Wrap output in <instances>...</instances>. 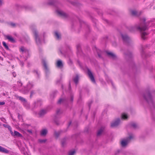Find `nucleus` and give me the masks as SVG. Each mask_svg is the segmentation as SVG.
Listing matches in <instances>:
<instances>
[{
    "instance_id": "nucleus-1",
    "label": "nucleus",
    "mask_w": 155,
    "mask_h": 155,
    "mask_svg": "<svg viewBox=\"0 0 155 155\" xmlns=\"http://www.w3.org/2000/svg\"><path fill=\"white\" fill-rule=\"evenodd\" d=\"M145 19L144 18H143L142 20H141V23L140 24L136 25L134 27H131L130 29V31H134L135 28L139 30L141 32V38L143 40L146 39L148 34L147 33L144 31L147 29V28L145 22Z\"/></svg>"
},
{
    "instance_id": "nucleus-2",
    "label": "nucleus",
    "mask_w": 155,
    "mask_h": 155,
    "mask_svg": "<svg viewBox=\"0 0 155 155\" xmlns=\"http://www.w3.org/2000/svg\"><path fill=\"white\" fill-rule=\"evenodd\" d=\"M143 97L145 100L148 102L151 107L155 106V101L153 97L151 95L150 91H146L143 95Z\"/></svg>"
},
{
    "instance_id": "nucleus-3",
    "label": "nucleus",
    "mask_w": 155,
    "mask_h": 155,
    "mask_svg": "<svg viewBox=\"0 0 155 155\" xmlns=\"http://www.w3.org/2000/svg\"><path fill=\"white\" fill-rule=\"evenodd\" d=\"M31 28L32 31L34 35L35 41L38 45H39L41 43V41L40 38V35H38V32L36 29L35 25H32L31 26Z\"/></svg>"
},
{
    "instance_id": "nucleus-4",
    "label": "nucleus",
    "mask_w": 155,
    "mask_h": 155,
    "mask_svg": "<svg viewBox=\"0 0 155 155\" xmlns=\"http://www.w3.org/2000/svg\"><path fill=\"white\" fill-rule=\"evenodd\" d=\"M134 137L135 136L133 134H129L128 137L122 139L120 143L121 146L123 147H125Z\"/></svg>"
},
{
    "instance_id": "nucleus-5",
    "label": "nucleus",
    "mask_w": 155,
    "mask_h": 155,
    "mask_svg": "<svg viewBox=\"0 0 155 155\" xmlns=\"http://www.w3.org/2000/svg\"><path fill=\"white\" fill-rule=\"evenodd\" d=\"M56 12L60 16L63 17H67L68 16V15L67 14L59 8H57L56 10Z\"/></svg>"
},
{
    "instance_id": "nucleus-6",
    "label": "nucleus",
    "mask_w": 155,
    "mask_h": 155,
    "mask_svg": "<svg viewBox=\"0 0 155 155\" xmlns=\"http://www.w3.org/2000/svg\"><path fill=\"white\" fill-rule=\"evenodd\" d=\"M121 35L123 40L125 42L129 43L131 41L130 38L127 35L121 34Z\"/></svg>"
},
{
    "instance_id": "nucleus-7",
    "label": "nucleus",
    "mask_w": 155,
    "mask_h": 155,
    "mask_svg": "<svg viewBox=\"0 0 155 155\" xmlns=\"http://www.w3.org/2000/svg\"><path fill=\"white\" fill-rule=\"evenodd\" d=\"M120 123V120L118 118L112 122L111 124V126L112 127H115L117 126Z\"/></svg>"
},
{
    "instance_id": "nucleus-8",
    "label": "nucleus",
    "mask_w": 155,
    "mask_h": 155,
    "mask_svg": "<svg viewBox=\"0 0 155 155\" xmlns=\"http://www.w3.org/2000/svg\"><path fill=\"white\" fill-rule=\"evenodd\" d=\"M20 51L23 54L28 55V51L25 47L23 46L20 47L19 48Z\"/></svg>"
},
{
    "instance_id": "nucleus-9",
    "label": "nucleus",
    "mask_w": 155,
    "mask_h": 155,
    "mask_svg": "<svg viewBox=\"0 0 155 155\" xmlns=\"http://www.w3.org/2000/svg\"><path fill=\"white\" fill-rule=\"evenodd\" d=\"M106 53L108 56L111 58L113 59H115L116 58L117 56L113 52H111L107 51Z\"/></svg>"
},
{
    "instance_id": "nucleus-10",
    "label": "nucleus",
    "mask_w": 155,
    "mask_h": 155,
    "mask_svg": "<svg viewBox=\"0 0 155 155\" xmlns=\"http://www.w3.org/2000/svg\"><path fill=\"white\" fill-rule=\"evenodd\" d=\"M87 74L89 76V77L90 78L91 81L94 83L95 82V79L94 77V76L92 74L91 71L89 70H87Z\"/></svg>"
},
{
    "instance_id": "nucleus-11",
    "label": "nucleus",
    "mask_w": 155,
    "mask_h": 155,
    "mask_svg": "<svg viewBox=\"0 0 155 155\" xmlns=\"http://www.w3.org/2000/svg\"><path fill=\"white\" fill-rule=\"evenodd\" d=\"M130 12L132 15L134 16H138L141 14L140 12H138L135 10H131Z\"/></svg>"
},
{
    "instance_id": "nucleus-12",
    "label": "nucleus",
    "mask_w": 155,
    "mask_h": 155,
    "mask_svg": "<svg viewBox=\"0 0 155 155\" xmlns=\"http://www.w3.org/2000/svg\"><path fill=\"white\" fill-rule=\"evenodd\" d=\"M15 96L16 97V98H19L20 100L21 101L23 102L24 104L25 105V104H27L26 100L23 97H19L17 96Z\"/></svg>"
},
{
    "instance_id": "nucleus-13",
    "label": "nucleus",
    "mask_w": 155,
    "mask_h": 155,
    "mask_svg": "<svg viewBox=\"0 0 155 155\" xmlns=\"http://www.w3.org/2000/svg\"><path fill=\"white\" fill-rule=\"evenodd\" d=\"M0 152L3 153H8L9 151L5 148L0 146Z\"/></svg>"
},
{
    "instance_id": "nucleus-14",
    "label": "nucleus",
    "mask_w": 155,
    "mask_h": 155,
    "mask_svg": "<svg viewBox=\"0 0 155 155\" xmlns=\"http://www.w3.org/2000/svg\"><path fill=\"white\" fill-rule=\"evenodd\" d=\"M56 65L58 68H61L62 67L63 64L62 61L61 60L58 61L57 62Z\"/></svg>"
},
{
    "instance_id": "nucleus-15",
    "label": "nucleus",
    "mask_w": 155,
    "mask_h": 155,
    "mask_svg": "<svg viewBox=\"0 0 155 155\" xmlns=\"http://www.w3.org/2000/svg\"><path fill=\"white\" fill-rule=\"evenodd\" d=\"M47 113V111L43 109L41 110L39 113V115L40 117L42 116Z\"/></svg>"
},
{
    "instance_id": "nucleus-16",
    "label": "nucleus",
    "mask_w": 155,
    "mask_h": 155,
    "mask_svg": "<svg viewBox=\"0 0 155 155\" xmlns=\"http://www.w3.org/2000/svg\"><path fill=\"white\" fill-rule=\"evenodd\" d=\"M129 117L128 115L126 113H123L121 115L122 118L124 120L127 119Z\"/></svg>"
},
{
    "instance_id": "nucleus-17",
    "label": "nucleus",
    "mask_w": 155,
    "mask_h": 155,
    "mask_svg": "<svg viewBox=\"0 0 155 155\" xmlns=\"http://www.w3.org/2000/svg\"><path fill=\"white\" fill-rule=\"evenodd\" d=\"M14 137H22V135L20 134L19 132L17 131H15L14 132Z\"/></svg>"
},
{
    "instance_id": "nucleus-18",
    "label": "nucleus",
    "mask_w": 155,
    "mask_h": 155,
    "mask_svg": "<svg viewBox=\"0 0 155 155\" xmlns=\"http://www.w3.org/2000/svg\"><path fill=\"white\" fill-rule=\"evenodd\" d=\"M55 36L57 39H59L61 38L60 33L58 31H55Z\"/></svg>"
},
{
    "instance_id": "nucleus-19",
    "label": "nucleus",
    "mask_w": 155,
    "mask_h": 155,
    "mask_svg": "<svg viewBox=\"0 0 155 155\" xmlns=\"http://www.w3.org/2000/svg\"><path fill=\"white\" fill-rule=\"evenodd\" d=\"M43 65L44 66L45 68V72H47L48 71V68L47 65V64L46 62L44 60L43 61Z\"/></svg>"
},
{
    "instance_id": "nucleus-20",
    "label": "nucleus",
    "mask_w": 155,
    "mask_h": 155,
    "mask_svg": "<svg viewBox=\"0 0 155 155\" xmlns=\"http://www.w3.org/2000/svg\"><path fill=\"white\" fill-rule=\"evenodd\" d=\"M6 37L10 41L12 42H15V40L12 37L10 36L7 35L6 36Z\"/></svg>"
},
{
    "instance_id": "nucleus-21",
    "label": "nucleus",
    "mask_w": 155,
    "mask_h": 155,
    "mask_svg": "<svg viewBox=\"0 0 155 155\" xmlns=\"http://www.w3.org/2000/svg\"><path fill=\"white\" fill-rule=\"evenodd\" d=\"M131 126L134 128H137L138 127V125L136 123L132 122L131 123Z\"/></svg>"
},
{
    "instance_id": "nucleus-22",
    "label": "nucleus",
    "mask_w": 155,
    "mask_h": 155,
    "mask_svg": "<svg viewBox=\"0 0 155 155\" xmlns=\"http://www.w3.org/2000/svg\"><path fill=\"white\" fill-rule=\"evenodd\" d=\"M78 80L79 76L78 75H76V76L73 78L74 81L76 84L78 83Z\"/></svg>"
},
{
    "instance_id": "nucleus-23",
    "label": "nucleus",
    "mask_w": 155,
    "mask_h": 155,
    "mask_svg": "<svg viewBox=\"0 0 155 155\" xmlns=\"http://www.w3.org/2000/svg\"><path fill=\"white\" fill-rule=\"evenodd\" d=\"M47 133V130L46 129H44L42 130L41 132V134L42 136L45 135Z\"/></svg>"
},
{
    "instance_id": "nucleus-24",
    "label": "nucleus",
    "mask_w": 155,
    "mask_h": 155,
    "mask_svg": "<svg viewBox=\"0 0 155 155\" xmlns=\"http://www.w3.org/2000/svg\"><path fill=\"white\" fill-rule=\"evenodd\" d=\"M104 129V128L102 127L98 131L97 133V136H100L101 134L103 131Z\"/></svg>"
},
{
    "instance_id": "nucleus-25",
    "label": "nucleus",
    "mask_w": 155,
    "mask_h": 155,
    "mask_svg": "<svg viewBox=\"0 0 155 155\" xmlns=\"http://www.w3.org/2000/svg\"><path fill=\"white\" fill-rule=\"evenodd\" d=\"M55 1V0H48V4L49 5H53Z\"/></svg>"
},
{
    "instance_id": "nucleus-26",
    "label": "nucleus",
    "mask_w": 155,
    "mask_h": 155,
    "mask_svg": "<svg viewBox=\"0 0 155 155\" xmlns=\"http://www.w3.org/2000/svg\"><path fill=\"white\" fill-rule=\"evenodd\" d=\"M60 134V132L59 131H55L54 132V136L56 137H57L59 136Z\"/></svg>"
},
{
    "instance_id": "nucleus-27",
    "label": "nucleus",
    "mask_w": 155,
    "mask_h": 155,
    "mask_svg": "<svg viewBox=\"0 0 155 155\" xmlns=\"http://www.w3.org/2000/svg\"><path fill=\"white\" fill-rule=\"evenodd\" d=\"M75 152L74 150H72L70 151L68 153V155H74Z\"/></svg>"
},
{
    "instance_id": "nucleus-28",
    "label": "nucleus",
    "mask_w": 155,
    "mask_h": 155,
    "mask_svg": "<svg viewBox=\"0 0 155 155\" xmlns=\"http://www.w3.org/2000/svg\"><path fill=\"white\" fill-rule=\"evenodd\" d=\"M66 140L65 139H63L61 141V144L63 146H64L66 144Z\"/></svg>"
},
{
    "instance_id": "nucleus-29",
    "label": "nucleus",
    "mask_w": 155,
    "mask_h": 155,
    "mask_svg": "<svg viewBox=\"0 0 155 155\" xmlns=\"http://www.w3.org/2000/svg\"><path fill=\"white\" fill-rule=\"evenodd\" d=\"M17 84L18 85V88H19L22 85V84L21 82L18 81L17 82Z\"/></svg>"
},
{
    "instance_id": "nucleus-30",
    "label": "nucleus",
    "mask_w": 155,
    "mask_h": 155,
    "mask_svg": "<svg viewBox=\"0 0 155 155\" xmlns=\"http://www.w3.org/2000/svg\"><path fill=\"white\" fill-rule=\"evenodd\" d=\"M2 44L5 48L7 49H8V47L5 42L3 41L2 42Z\"/></svg>"
},
{
    "instance_id": "nucleus-31",
    "label": "nucleus",
    "mask_w": 155,
    "mask_h": 155,
    "mask_svg": "<svg viewBox=\"0 0 155 155\" xmlns=\"http://www.w3.org/2000/svg\"><path fill=\"white\" fill-rule=\"evenodd\" d=\"M65 99L63 98L60 99L58 101V103L59 104H61V103L63 102L64 101Z\"/></svg>"
},
{
    "instance_id": "nucleus-32",
    "label": "nucleus",
    "mask_w": 155,
    "mask_h": 155,
    "mask_svg": "<svg viewBox=\"0 0 155 155\" xmlns=\"http://www.w3.org/2000/svg\"><path fill=\"white\" fill-rule=\"evenodd\" d=\"M38 140L40 143H45L46 141V139H39Z\"/></svg>"
},
{
    "instance_id": "nucleus-33",
    "label": "nucleus",
    "mask_w": 155,
    "mask_h": 155,
    "mask_svg": "<svg viewBox=\"0 0 155 155\" xmlns=\"http://www.w3.org/2000/svg\"><path fill=\"white\" fill-rule=\"evenodd\" d=\"M3 125L5 127L7 128L8 129H10L11 127L7 124H3Z\"/></svg>"
},
{
    "instance_id": "nucleus-34",
    "label": "nucleus",
    "mask_w": 155,
    "mask_h": 155,
    "mask_svg": "<svg viewBox=\"0 0 155 155\" xmlns=\"http://www.w3.org/2000/svg\"><path fill=\"white\" fill-rule=\"evenodd\" d=\"M10 25L12 27H15V24L13 23H11Z\"/></svg>"
},
{
    "instance_id": "nucleus-35",
    "label": "nucleus",
    "mask_w": 155,
    "mask_h": 155,
    "mask_svg": "<svg viewBox=\"0 0 155 155\" xmlns=\"http://www.w3.org/2000/svg\"><path fill=\"white\" fill-rule=\"evenodd\" d=\"M8 130H10V132L11 134H12V135L14 136V133H13V132L12 131V130H11V127H10V129H9Z\"/></svg>"
},
{
    "instance_id": "nucleus-36",
    "label": "nucleus",
    "mask_w": 155,
    "mask_h": 155,
    "mask_svg": "<svg viewBox=\"0 0 155 155\" xmlns=\"http://www.w3.org/2000/svg\"><path fill=\"white\" fill-rule=\"evenodd\" d=\"M61 112V111L60 109H58L56 111V113L57 114H60Z\"/></svg>"
},
{
    "instance_id": "nucleus-37",
    "label": "nucleus",
    "mask_w": 155,
    "mask_h": 155,
    "mask_svg": "<svg viewBox=\"0 0 155 155\" xmlns=\"http://www.w3.org/2000/svg\"><path fill=\"white\" fill-rule=\"evenodd\" d=\"M33 86V84L32 83H29L28 85V88H29L30 87H32Z\"/></svg>"
},
{
    "instance_id": "nucleus-38",
    "label": "nucleus",
    "mask_w": 155,
    "mask_h": 155,
    "mask_svg": "<svg viewBox=\"0 0 155 155\" xmlns=\"http://www.w3.org/2000/svg\"><path fill=\"white\" fill-rule=\"evenodd\" d=\"M71 3L72 5H78L79 4L77 2H70Z\"/></svg>"
},
{
    "instance_id": "nucleus-39",
    "label": "nucleus",
    "mask_w": 155,
    "mask_h": 155,
    "mask_svg": "<svg viewBox=\"0 0 155 155\" xmlns=\"http://www.w3.org/2000/svg\"><path fill=\"white\" fill-rule=\"evenodd\" d=\"M5 104V102L4 101L0 102V105H3Z\"/></svg>"
},
{
    "instance_id": "nucleus-40",
    "label": "nucleus",
    "mask_w": 155,
    "mask_h": 155,
    "mask_svg": "<svg viewBox=\"0 0 155 155\" xmlns=\"http://www.w3.org/2000/svg\"><path fill=\"white\" fill-rule=\"evenodd\" d=\"M12 74L14 77H15L16 76V74L15 73V72H13L12 73Z\"/></svg>"
},
{
    "instance_id": "nucleus-41",
    "label": "nucleus",
    "mask_w": 155,
    "mask_h": 155,
    "mask_svg": "<svg viewBox=\"0 0 155 155\" xmlns=\"http://www.w3.org/2000/svg\"><path fill=\"white\" fill-rule=\"evenodd\" d=\"M73 100V97L72 96H71V101H72Z\"/></svg>"
},
{
    "instance_id": "nucleus-42",
    "label": "nucleus",
    "mask_w": 155,
    "mask_h": 155,
    "mask_svg": "<svg viewBox=\"0 0 155 155\" xmlns=\"http://www.w3.org/2000/svg\"><path fill=\"white\" fill-rule=\"evenodd\" d=\"M132 54V53L131 52H130L129 53V54H127V55H128V56H130V55H131Z\"/></svg>"
},
{
    "instance_id": "nucleus-43",
    "label": "nucleus",
    "mask_w": 155,
    "mask_h": 155,
    "mask_svg": "<svg viewBox=\"0 0 155 155\" xmlns=\"http://www.w3.org/2000/svg\"><path fill=\"white\" fill-rule=\"evenodd\" d=\"M77 49H78V50H80V46H79V45H78V46H77Z\"/></svg>"
},
{
    "instance_id": "nucleus-44",
    "label": "nucleus",
    "mask_w": 155,
    "mask_h": 155,
    "mask_svg": "<svg viewBox=\"0 0 155 155\" xmlns=\"http://www.w3.org/2000/svg\"><path fill=\"white\" fill-rule=\"evenodd\" d=\"M34 92H33V91H31V95H30V96L31 97L32 95L33 94H34Z\"/></svg>"
},
{
    "instance_id": "nucleus-45",
    "label": "nucleus",
    "mask_w": 155,
    "mask_h": 155,
    "mask_svg": "<svg viewBox=\"0 0 155 155\" xmlns=\"http://www.w3.org/2000/svg\"><path fill=\"white\" fill-rule=\"evenodd\" d=\"M98 55L99 58L101 57V55L100 54L98 53Z\"/></svg>"
},
{
    "instance_id": "nucleus-46",
    "label": "nucleus",
    "mask_w": 155,
    "mask_h": 155,
    "mask_svg": "<svg viewBox=\"0 0 155 155\" xmlns=\"http://www.w3.org/2000/svg\"><path fill=\"white\" fill-rule=\"evenodd\" d=\"M35 71V72H36V73L38 75V71Z\"/></svg>"
},
{
    "instance_id": "nucleus-47",
    "label": "nucleus",
    "mask_w": 155,
    "mask_h": 155,
    "mask_svg": "<svg viewBox=\"0 0 155 155\" xmlns=\"http://www.w3.org/2000/svg\"><path fill=\"white\" fill-rule=\"evenodd\" d=\"M28 131L30 133H31V130H29Z\"/></svg>"
},
{
    "instance_id": "nucleus-48",
    "label": "nucleus",
    "mask_w": 155,
    "mask_h": 155,
    "mask_svg": "<svg viewBox=\"0 0 155 155\" xmlns=\"http://www.w3.org/2000/svg\"><path fill=\"white\" fill-rule=\"evenodd\" d=\"M21 63V65H22H22H23V64L22 63V62Z\"/></svg>"
},
{
    "instance_id": "nucleus-49",
    "label": "nucleus",
    "mask_w": 155,
    "mask_h": 155,
    "mask_svg": "<svg viewBox=\"0 0 155 155\" xmlns=\"http://www.w3.org/2000/svg\"><path fill=\"white\" fill-rule=\"evenodd\" d=\"M71 124V123L70 122V124H69V125H70V124Z\"/></svg>"
}]
</instances>
